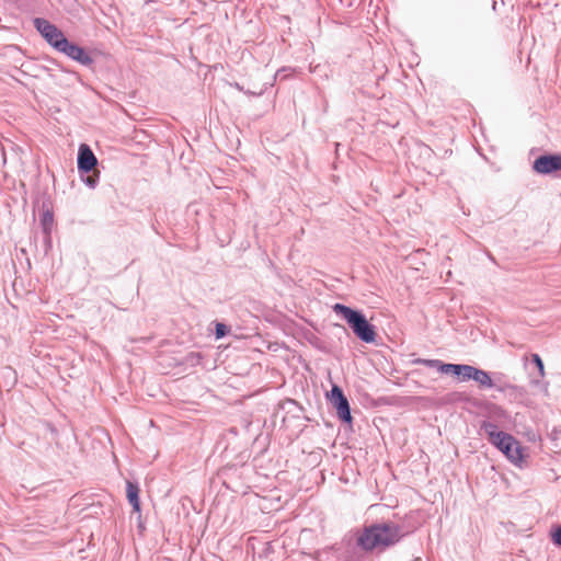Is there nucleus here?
<instances>
[{
	"instance_id": "1a4fd4ad",
	"label": "nucleus",
	"mask_w": 561,
	"mask_h": 561,
	"mask_svg": "<svg viewBox=\"0 0 561 561\" xmlns=\"http://www.w3.org/2000/svg\"><path fill=\"white\" fill-rule=\"evenodd\" d=\"M96 164V158L87 145L79 148L78 167L84 172L91 171Z\"/></svg>"
},
{
	"instance_id": "f8f14e48",
	"label": "nucleus",
	"mask_w": 561,
	"mask_h": 561,
	"mask_svg": "<svg viewBox=\"0 0 561 561\" xmlns=\"http://www.w3.org/2000/svg\"><path fill=\"white\" fill-rule=\"evenodd\" d=\"M531 360L537 366L538 371H539V376L543 377L545 376V367H543V362L540 358V356L538 354H533L531 355Z\"/></svg>"
},
{
	"instance_id": "20e7f679",
	"label": "nucleus",
	"mask_w": 561,
	"mask_h": 561,
	"mask_svg": "<svg viewBox=\"0 0 561 561\" xmlns=\"http://www.w3.org/2000/svg\"><path fill=\"white\" fill-rule=\"evenodd\" d=\"M36 30L41 35L59 51L62 45H66L67 38L60 30L45 19H35L34 21Z\"/></svg>"
},
{
	"instance_id": "f03ea898",
	"label": "nucleus",
	"mask_w": 561,
	"mask_h": 561,
	"mask_svg": "<svg viewBox=\"0 0 561 561\" xmlns=\"http://www.w3.org/2000/svg\"><path fill=\"white\" fill-rule=\"evenodd\" d=\"M333 309L347 321L358 339L366 343L375 342L376 331L360 312L341 304L334 305Z\"/></svg>"
},
{
	"instance_id": "ddd939ff",
	"label": "nucleus",
	"mask_w": 561,
	"mask_h": 561,
	"mask_svg": "<svg viewBox=\"0 0 561 561\" xmlns=\"http://www.w3.org/2000/svg\"><path fill=\"white\" fill-rule=\"evenodd\" d=\"M550 537L556 546L561 547V526L554 528L551 531Z\"/></svg>"
},
{
	"instance_id": "0eeeda50",
	"label": "nucleus",
	"mask_w": 561,
	"mask_h": 561,
	"mask_svg": "<svg viewBox=\"0 0 561 561\" xmlns=\"http://www.w3.org/2000/svg\"><path fill=\"white\" fill-rule=\"evenodd\" d=\"M59 51L84 66H89L93 62L91 56L82 47L70 43L68 39L66 41V45H62Z\"/></svg>"
},
{
	"instance_id": "f257e3e1",
	"label": "nucleus",
	"mask_w": 561,
	"mask_h": 561,
	"mask_svg": "<svg viewBox=\"0 0 561 561\" xmlns=\"http://www.w3.org/2000/svg\"><path fill=\"white\" fill-rule=\"evenodd\" d=\"M403 537L399 525L388 523H377L363 527L356 536L357 546L364 551L383 552L388 548L397 545Z\"/></svg>"
},
{
	"instance_id": "4468645a",
	"label": "nucleus",
	"mask_w": 561,
	"mask_h": 561,
	"mask_svg": "<svg viewBox=\"0 0 561 561\" xmlns=\"http://www.w3.org/2000/svg\"><path fill=\"white\" fill-rule=\"evenodd\" d=\"M225 334H226V325L222 324V323H217V325H216V336L218 339H220V337L225 336Z\"/></svg>"
},
{
	"instance_id": "9d476101",
	"label": "nucleus",
	"mask_w": 561,
	"mask_h": 561,
	"mask_svg": "<svg viewBox=\"0 0 561 561\" xmlns=\"http://www.w3.org/2000/svg\"><path fill=\"white\" fill-rule=\"evenodd\" d=\"M126 495L127 500L133 506L135 512H140V501H139V488L137 484L127 481L126 483Z\"/></svg>"
},
{
	"instance_id": "7ed1b4c3",
	"label": "nucleus",
	"mask_w": 561,
	"mask_h": 561,
	"mask_svg": "<svg viewBox=\"0 0 561 561\" xmlns=\"http://www.w3.org/2000/svg\"><path fill=\"white\" fill-rule=\"evenodd\" d=\"M493 445L514 466L523 468L526 458L525 448L513 435L504 432H493Z\"/></svg>"
},
{
	"instance_id": "9b49d317",
	"label": "nucleus",
	"mask_w": 561,
	"mask_h": 561,
	"mask_svg": "<svg viewBox=\"0 0 561 561\" xmlns=\"http://www.w3.org/2000/svg\"><path fill=\"white\" fill-rule=\"evenodd\" d=\"M477 374H472L473 376H470V379H473L478 381L481 385H485L489 382L490 378L486 373L476 369Z\"/></svg>"
},
{
	"instance_id": "423d86ee",
	"label": "nucleus",
	"mask_w": 561,
	"mask_h": 561,
	"mask_svg": "<svg viewBox=\"0 0 561 561\" xmlns=\"http://www.w3.org/2000/svg\"><path fill=\"white\" fill-rule=\"evenodd\" d=\"M535 172L550 174L561 170V154H543L538 157L533 164Z\"/></svg>"
},
{
	"instance_id": "39448f33",
	"label": "nucleus",
	"mask_w": 561,
	"mask_h": 561,
	"mask_svg": "<svg viewBox=\"0 0 561 561\" xmlns=\"http://www.w3.org/2000/svg\"><path fill=\"white\" fill-rule=\"evenodd\" d=\"M328 398L336 409L340 419L346 422H351L352 416L348 401L343 394L342 389L339 386H333L330 394H328Z\"/></svg>"
},
{
	"instance_id": "2eb2a0df",
	"label": "nucleus",
	"mask_w": 561,
	"mask_h": 561,
	"mask_svg": "<svg viewBox=\"0 0 561 561\" xmlns=\"http://www.w3.org/2000/svg\"><path fill=\"white\" fill-rule=\"evenodd\" d=\"M492 387H493V388H496V389H497V390H500V391H505L506 389H513V387H512V386L497 385V383L495 382V379H494V378H493Z\"/></svg>"
},
{
	"instance_id": "6e6552de",
	"label": "nucleus",
	"mask_w": 561,
	"mask_h": 561,
	"mask_svg": "<svg viewBox=\"0 0 561 561\" xmlns=\"http://www.w3.org/2000/svg\"><path fill=\"white\" fill-rule=\"evenodd\" d=\"M439 370L446 375L457 377L459 381L470 380V374H477L476 368L469 365L442 364Z\"/></svg>"
}]
</instances>
